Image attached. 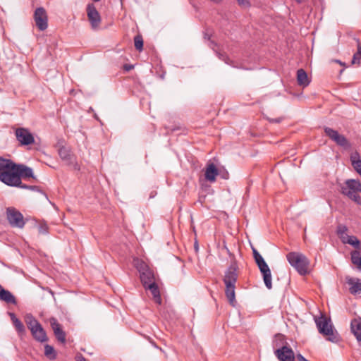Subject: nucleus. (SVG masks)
I'll use <instances>...</instances> for the list:
<instances>
[{"mask_svg": "<svg viewBox=\"0 0 361 361\" xmlns=\"http://www.w3.org/2000/svg\"><path fill=\"white\" fill-rule=\"evenodd\" d=\"M238 266L233 262L225 271L224 282L226 286L225 293L229 303L234 306L235 302V283L238 279Z\"/></svg>", "mask_w": 361, "mask_h": 361, "instance_id": "obj_1", "label": "nucleus"}, {"mask_svg": "<svg viewBox=\"0 0 361 361\" xmlns=\"http://www.w3.org/2000/svg\"><path fill=\"white\" fill-rule=\"evenodd\" d=\"M16 163L12 160L0 157V180L4 184L13 187L14 180L17 179Z\"/></svg>", "mask_w": 361, "mask_h": 361, "instance_id": "obj_2", "label": "nucleus"}, {"mask_svg": "<svg viewBox=\"0 0 361 361\" xmlns=\"http://www.w3.org/2000/svg\"><path fill=\"white\" fill-rule=\"evenodd\" d=\"M314 321L319 332L326 336L328 341L331 342L338 341V334L336 331H334L330 318L324 314H321L320 317H316Z\"/></svg>", "mask_w": 361, "mask_h": 361, "instance_id": "obj_3", "label": "nucleus"}, {"mask_svg": "<svg viewBox=\"0 0 361 361\" xmlns=\"http://www.w3.org/2000/svg\"><path fill=\"white\" fill-rule=\"evenodd\" d=\"M25 322L36 341L41 343L47 341V336L45 331L40 323L32 316V314H27L25 317Z\"/></svg>", "mask_w": 361, "mask_h": 361, "instance_id": "obj_4", "label": "nucleus"}, {"mask_svg": "<svg viewBox=\"0 0 361 361\" xmlns=\"http://www.w3.org/2000/svg\"><path fill=\"white\" fill-rule=\"evenodd\" d=\"M286 258L300 275H305L307 273L309 261L304 255L291 252L286 255Z\"/></svg>", "mask_w": 361, "mask_h": 361, "instance_id": "obj_5", "label": "nucleus"}, {"mask_svg": "<svg viewBox=\"0 0 361 361\" xmlns=\"http://www.w3.org/2000/svg\"><path fill=\"white\" fill-rule=\"evenodd\" d=\"M16 174L18 178L14 180L13 187L27 188V185L22 183V179L29 180L30 178H32L33 180H36L32 169L22 164H17Z\"/></svg>", "mask_w": 361, "mask_h": 361, "instance_id": "obj_6", "label": "nucleus"}, {"mask_svg": "<svg viewBox=\"0 0 361 361\" xmlns=\"http://www.w3.org/2000/svg\"><path fill=\"white\" fill-rule=\"evenodd\" d=\"M6 218L11 227L23 228L25 221L23 214L15 207L6 208Z\"/></svg>", "mask_w": 361, "mask_h": 361, "instance_id": "obj_7", "label": "nucleus"}, {"mask_svg": "<svg viewBox=\"0 0 361 361\" xmlns=\"http://www.w3.org/2000/svg\"><path fill=\"white\" fill-rule=\"evenodd\" d=\"M348 228L344 224H338L336 228V234L343 244H349L355 248L360 245V240L355 236L348 235Z\"/></svg>", "mask_w": 361, "mask_h": 361, "instance_id": "obj_8", "label": "nucleus"}, {"mask_svg": "<svg viewBox=\"0 0 361 361\" xmlns=\"http://www.w3.org/2000/svg\"><path fill=\"white\" fill-rule=\"evenodd\" d=\"M59 155L61 160L68 166H71L75 170H80V165L77 161L76 157L71 152V149L66 147H61L58 150Z\"/></svg>", "mask_w": 361, "mask_h": 361, "instance_id": "obj_9", "label": "nucleus"}, {"mask_svg": "<svg viewBox=\"0 0 361 361\" xmlns=\"http://www.w3.org/2000/svg\"><path fill=\"white\" fill-rule=\"evenodd\" d=\"M141 282L145 287H147L151 283L155 282L154 271L150 269L144 262H141L138 267Z\"/></svg>", "mask_w": 361, "mask_h": 361, "instance_id": "obj_10", "label": "nucleus"}, {"mask_svg": "<svg viewBox=\"0 0 361 361\" xmlns=\"http://www.w3.org/2000/svg\"><path fill=\"white\" fill-rule=\"evenodd\" d=\"M34 20L37 27L40 31H44L47 28L48 17L44 8L39 7L36 8L34 13Z\"/></svg>", "mask_w": 361, "mask_h": 361, "instance_id": "obj_11", "label": "nucleus"}, {"mask_svg": "<svg viewBox=\"0 0 361 361\" xmlns=\"http://www.w3.org/2000/svg\"><path fill=\"white\" fill-rule=\"evenodd\" d=\"M15 134L21 145H29L35 142L32 134L26 128H18L16 130Z\"/></svg>", "mask_w": 361, "mask_h": 361, "instance_id": "obj_12", "label": "nucleus"}, {"mask_svg": "<svg viewBox=\"0 0 361 361\" xmlns=\"http://www.w3.org/2000/svg\"><path fill=\"white\" fill-rule=\"evenodd\" d=\"M324 132L326 135L338 145L343 147H348L350 146L349 142L345 137L341 134H339L338 131L331 128L325 127Z\"/></svg>", "mask_w": 361, "mask_h": 361, "instance_id": "obj_13", "label": "nucleus"}, {"mask_svg": "<svg viewBox=\"0 0 361 361\" xmlns=\"http://www.w3.org/2000/svg\"><path fill=\"white\" fill-rule=\"evenodd\" d=\"M341 192L344 195L348 192L351 194L361 192V183L358 180L348 179L341 187Z\"/></svg>", "mask_w": 361, "mask_h": 361, "instance_id": "obj_14", "label": "nucleus"}, {"mask_svg": "<svg viewBox=\"0 0 361 361\" xmlns=\"http://www.w3.org/2000/svg\"><path fill=\"white\" fill-rule=\"evenodd\" d=\"M274 354L279 361H294L295 360L294 352L288 345L277 348Z\"/></svg>", "mask_w": 361, "mask_h": 361, "instance_id": "obj_15", "label": "nucleus"}, {"mask_svg": "<svg viewBox=\"0 0 361 361\" xmlns=\"http://www.w3.org/2000/svg\"><path fill=\"white\" fill-rule=\"evenodd\" d=\"M260 270V272L262 274L263 280L264 282V284L266 287L268 289H271L272 288V283H271V274L270 269L264 259H262L259 261V262L256 263Z\"/></svg>", "mask_w": 361, "mask_h": 361, "instance_id": "obj_16", "label": "nucleus"}, {"mask_svg": "<svg viewBox=\"0 0 361 361\" xmlns=\"http://www.w3.org/2000/svg\"><path fill=\"white\" fill-rule=\"evenodd\" d=\"M87 13L91 26L93 29H97L101 22V18L99 12L93 4H88L87 7Z\"/></svg>", "mask_w": 361, "mask_h": 361, "instance_id": "obj_17", "label": "nucleus"}, {"mask_svg": "<svg viewBox=\"0 0 361 361\" xmlns=\"http://www.w3.org/2000/svg\"><path fill=\"white\" fill-rule=\"evenodd\" d=\"M49 322L56 339L59 342L65 343L66 341V335L65 331L62 329L61 324L58 322L57 319L54 317H51L49 319Z\"/></svg>", "mask_w": 361, "mask_h": 361, "instance_id": "obj_18", "label": "nucleus"}, {"mask_svg": "<svg viewBox=\"0 0 361 361\" xmlns=\"http://www.w3.org/2000/svg\"><path fill=\"white\" fill-rule=\"evenodd\" d=\"M346 283L349 286V292L353 295H361V280L358 278L347 277Z\"/></svg>", "mask_w": 361, "mask_h": 361, "instance_id": "obj_19", "label": "nucleus"}, {"mask_svg": "<svg viewBox=\"0 0 361 361\" xmlns=\"http://www.w3.org/2000/svg\"><path fill=\"white\" fill-rule=\"evenodd\" d=\"M219 175V170L213 163H209L207 165L204 177L205 179L209 182H214L216 177Z\"/></svg>", "mask_w": 361, "mask_h": 361, "instance_id": "obj_20", "label": "nucleus"}, {"mask_svg": "<svg viewBox=\"0 0 361 361\" xmlns=\"http://www.w3.org/2000/svg\"><path fill=\"white\" fill-rule=\"evenodd\" d=\"M350 329L361 346V318H355L351 321Z\"/></svg>", "mask_w": 361, "mask_h": 361, "instance_id": "obj_21", "label": "nucleus"}, {"mask_svg": "<svg viewBox=\"0 0 361 361\" xmlns=\"http://www.w3.org/2000/svg\"><path fill=\"white\" fill-rule=\"evenodd\" d=\"M145 288L146 290H150V292L153 296L154 300L157 304H158V305L161 304L162 300L161 298L159 288L157 284L156 283V282H154L152 283H151L150 284L147 286V287H145Z\"/></svg>", "mask_w": 361, "mask_h": 361, "instance_id": "obj_22", "label": "nucleus"}, {"mask_svg": "<svg viewBox=\"0 0 361 361\" xmlns=\"http://www.w3.org/2000/svg\"><path fill=\"white\" fill-rule=\"evenodd\" d=\"M8 314H9L11 320L12 321V323H13L16 331L19 334V336H23L25 334V328L23 324L22 323V322L18 318L16 317V316L14 313L9 312Z\"/></svg>", "mask_w": 361, "mask_h": 361, "instance_id": "obj_23", "label": "nucleus"}, {"mask_svg": "<svg viewBox=\"0 0 361 361\" xmlns=\"http://www.w3.org/2000/svg\"><path fill=\"white\" fill-rule=\"evenodd\" d=\"M297 82L299 85L303 87H306L310 84L307 74L302 68L297 71Z\"/></svg>", "mask_w": 361, "mask_h": 361, "instance_id": "obj_24", "label": "nucleus"}, {"mask_svg": "<svg viewBox=\"0 0 361 361\" xmlns=\"http://www.w3.org/2000/svg\"><path fill=\"white\" fill-rule=\"evenodd\" d=\"M284 345H287L285 336L281 334H276L273 340V347L279 348Z\"/></svg>", "mask_w": 361, "mask_h": 361, "instance_id": "obj_25", "label": "nucleus"}, {"mask_svg": "<svg viewBox=\"0 0 361 361\" xmlns=\"http://www.w3.org/2000/svg\"><path fill=\"white\" fill-rule=\"evenodd\" d=\"M350 159L354 169L361 176V160L359 154L355 153L350 157Z\"/></svg>", "mask_w": 361, "mask_h": 361, "instance_id": "obj_26", "label": "nucleus"}, {"mask_svg": "<svg viewBox=\"0 0 361 361\" xmlns=\"http://www.w3.org/2000/svg\"><path fill=\"white\" fill-rule=\"evenodd\" d=\"M44 355L49 360H54L56 357V353L54 348L50 345H44Z\"/></svg>", "mask_w": 361, "mask_h": 361, "instance_id": "obj_27", "label": "nucleus"}, {"mask_svg": "<svg viewBox=\"0 0 361 361\" xmlns=\"http://www.w3.org/2000/svg\"><path fill=\"white\" fill-rule=\"evenodd\" d=\"M352 262L358 268H361V255L357 251H354L351 253Z\"/></svg>", "mask_w": 361, "mask_h": 361, "instance_id": "obj_28", "label": "nucleus"}, {"mask_svg": "<svg viewBox=\"0 0 361 361\" xmlns=\"http://www.w3.org/2000/svg\"><path fill=\"white\" fill-rule=\"evenodd\" d=\"M134 44H135V47L137 50H138L139 51L142 50L143 39L141 35H137L134 37Z\"/></svg>", "mask_w": 361, "mask_h": 361, "instance_id": "obj_29", "label": "nucleus"}, {"mask_svg": "<svg viewBox=\"0 0 361 361\" xmlns=\"http://www.w3.org/2000/svg\"><path fill=\"white\" fill-rule=\"evenodd\" d=\"M346 196H348L350 200L354 201L359 205H361V197L357 193L351 194L350 192H347Z\"/></svg>", "mask_w": 361, "mask_h": 361, "instance_id": "obj_30", "label": "nucleus"}, {"mask_svg": "<svg viewBox=\"0 0 361 361\" xmlns=\"http://www.w3.org/2000/svg\"><path fill=\"white\" fill-rule=\"evenodd\" d=\"M48 226L45 223H42L39 225L38 230L41 234H46L48 233Z\"/></svg>", "mask_w": 361, "mask_h": 361, "instance_id": "obj_31", "label": "nucleus"}, {"mask_svg": "<svg viewBox=\"0 0 361 361\" xmlns=\"http://www.w3.org/2000/svg\"><path fill=\"white\" fill-rule=\"evenodd\" d=\"M252 252H253V257H254L256 263L264 259V258L262 257V255L254 247H252Z\"/></svg>", "mask_w": 361, "mask_h": 361, "instance_id": "obj_32", "label": "nucleus"}, {"mask_svg": "<svg viewBox=\"0 0 361 361\" xmlns=\"http://www.w3.org/2000/svg\"><path fill=\"white\" fill-rule=\"evenodd\" d=\"M238 5L243 8H248L250 6V3L248 0H236Z\"/></svg>", "mask_w": 361, "mask_h": 361, "instance_id": "obj_33", "label": "nucleus"}, {"mask_svg": "<svg viewBox=\"0 0 361 361\" xmlns=\"http://www.w3.org/2000/svg\"><path fill=\"white\" fill-rule=\"evenodd\" d=\"M361 59V55H357V53H355L352 59L353 64L360 65Z\"/></svg>", "mask_w": 361, "mask_h": 361, "instance_id": "obj_34", "label": "nucleus"}, {"mask_svg": "<svg viewBox=\"0 0 361 361\" xmlns=\"http://www.w3.org/2000/svg\"><path fill=\"white\" fill-rule=\"evenodd\" d=\"M219 175L224 179H228L229 176L228 173L226 171L223 172L219 171Z\"/></svg>", "mask_w": 361, "mask_h": 361, "instance_id": "obj_35", "label": "nucleus"}, {"mask_svg": "<svg viewBox=\"0 0 361 361\" xmlns=\"http://www.w3.org/2000/svg\"><path fill=\"white\" fill-rule=\"evenodd\" d=\"M23 189H29L33 191H40L39 187L37 185H27V188H23Z\"/></svg>", "mask_w": 361, "mask_h": 361, "instance_id": "obj_36", "label": "nucleus"}, {"mask_svg": "<svg viewBox=\"0 0 361 361\" xmlns=\"http://www.w3.org/2000/svg\"><path fill=\"white\" fill-rule=\"evenodd\" d=\"M357 55H361V42L359 41V39H357Z\"/></svg>", "mask_w": 361, "mask_h": 361, "instance_id": "obj_37", "label": "nucleus"}, {"mask_svg": "<svg viewBox=\"0 0 361 361\" xmlns=\"http://www.w3.org/2000/svg\"><path fill=\"white\" fill-rule=\"evenodd\" d=\"M132 68H133V66L132 65H130V64H125L123 66V69L126 71H130Z\"/></svg>", "mask_w": 361, "mask_h": 361, "instance_id": "obj_38", "label": "nucleus"}, {"mask_svg": "<svg viewBox=\"0 0 361 361\" xmlns=\"http://www.w3.org/2000/svg\"><path fill=\"white\" fill-rule=\"evenodd\" d=\"M282 121V118H270L269 121L271 123H280Z\"/></svg>", "mask_w": 361, "mask_h": 361, "instance_id": "obj_39", "label": "nucleus"}, {"mask_svg": "<svg viewBox=\"0 0 361 361\" xmlns=\"http://www.w3.org/2000/svg\"><path fill=\"white\" fill-rule=\"evenodd\" d=\"M297 358L298 360V361H307L308 360H307L306 358H305L302 355L300 354H298L297 355Z\"/></svg>", "mask_w": 361, "mask_h": 361, "instance_id": "obj_40", "label": "nucleus"}, {"mask_svg": "<svg viewBox=\"0 0 361 361\" xmlns=\"http://www.w3.org/2000/svg\"><path fill=\"white\" fill-rule=\"evenodd\" d=\"M218 56L219 57V59L224 60L226 63H228L226 59H228V58L226 56H225L224 55L220 54V53H218Z\"/></svg>", "mask_w": 361, "mask_h": 361, "instance_id": "obj_41", "label": "nucleus"}, {"mask_svg": "<svg viewBox=\"0 0 361 361\" xmlns=\"http://www.w3.org/2000/svg\"><path fill=\"white\" fill-rule=\"evenodd\" d=\"M204 198H205V196H203V197L200 196L199 201L201 202V204L203 203Z\"/></svg>", "mask_w": 361, "mask_h": 361, "instance_id": "obj_42", "label": "nucleus"}, {"mask_svg": "<svg viewBox=\"0 0 361 361\" xmlns=\"http://www.w3.org/2000/svg\"><path fill=\"white\" fill-rule=\"evenodd\" d=\"M212 1L214 2V3H216V4H219L221 1V0H211Z\"/></svg>", "mask_w": 361, "mask_h": 361, "instance_id": "obj_43", "label": "nucleus"}, {"mask_svg": "<svg viewBox=\"0 0 361 361\" xmlns=\"http://www.w3.org/2000/svg\"><path fill=\"white\" fill-rule=\"evenodd\" d=\"M77 361H86L85 359L82 357L78 358V360Z\"/></svg>", "mask_w": 361, "mask_h": 361, "instance_id": "obj_44", "label": "nucleus"}]
</instances>
